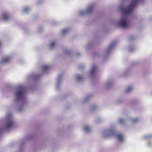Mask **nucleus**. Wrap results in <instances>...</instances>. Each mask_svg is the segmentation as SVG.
Segmentation results:
<instances>
[{"label": "nucleus", "mask_w": 152, "mask_h": 152, "mask_svg": "<svg viewBox=\"0 0 152 152\" xmlns=\"http://www.w3.org/2000/svg\"><path fill=\"white\" fill-rule=\"evenodd\" d=\"M151 135H148L146 136V137L147 138H149L151 137Z\"/></svg>", "instance_id": "26"}, {"label": "nucleus", "mask_w": 152, "mask_h": 152, "mask_svg": "<svg viewBox=\"0 0 152 152\" xmlns=\"http://www.w3.org/2000/svg\"><path fill=\"white\" fill-rule=\"evenodd\" d=\"M134 49V47H132L130 48L129 50L130 51H132Z\"/></svg>", "instance_id": "25"}, {"label": "nucleus", "mask_w": 152, "mask_h": 152, "mask_svg": "<svg viewBox=\"0 0 152 152\" xmlns=\"http://www.w3.org/2000/svg\"><path fill=\"white\" fill-rule=\"evenodd\" d=\"M139 120L138 118H129L127 119H124L122 118H120L118 119L119 123L123 126H125V123L127 120H129L132 123H136L138 122Z\"/></svg>", "instance_id": "5"}, {"label": "nucleus", "mask_w": 152, "mask_h": 152, "mask_svg": "<svg viewBox=\"0 0 152 152\" xmlns=\"http://www.w3.org/2000/svg\"><path fill=\"white\" fill-rule=\"evenodd\" d=\"M69 31V30L68 28H65L63 29L61 31V32L63 34H65L68 33Z\"/></svg>", "instance_id": "20"}, {"label": "nucleus", "mask_w": 152, "mask_h": 152, "mask_svg": "<svg viewBox=\"0 0 152 152\" xmlns=\"http://www.w3.org/2000/svg\"><path fill=\"white\" fill-rule=\"evenodd\" d=\"M43 29V28H42L40 27L39 28L38 30L39 31H42Z\"/></svg>", "instance_id": "27"}, {"label": "nucleus", "mask_w": 152, "mask_h": 152, "mask_svg": "<svg viewBox=\"0 0 152 152\" xmlns=\"http://www.w3.org/2000/svg\"><path fill=\"white\" fill-rule=\"evenodd\" d=\"M64 52L67 55H70L71 53L70 51L68 49L65 50Z\"/></svg>", "instance_id": "23"}, {"label": "nucleus", "mask_w": 152, "mask_h": 152, "mask_svg": "<svg viewBox=\"0 0 152 152\" xmlns=\"http://www.w3.org/2000/svg\"><path fill=\"white\" fill-rule=\"evenodd\" d=\"M133 88L132 86H129L124 90V93L125 94H127L131 92Z\"/></svg>", "instance_id": "12"}, {"label": "nucleus", "mask_w": 152, "mask_h": 152, "mask_svg": "<svg viewBox=\"0 0 152 152\" xmlns=\"http://www.w3.org/2000/svg\"><path fill=\"white\" fill-rule=\"evenodd\" d=\"M50 66L45 65L42 66V69L44 72H45L48 70L50 69Z\"/></svg>", "instance_id": "17"}, {"label": "nucleus", "mask_w": 152, "mask_h": 152, "mask_svg": "<svg viewBox=\"0 0 152 152\" xmlns=\"http://www.w3.org/2000/svg\"><path fill=\"white\" fill-rule=\"evenodd\" d=\"M116 45V43L115 42H113L110 44L106 50V55H109L111 52L112 49L115 47Z\"/></svg>", "instance_id": "7"}, {"label": "nucleus", "mask_w": 152, "mask_h": 152, "mask_svg": "<svg viewBox=\"0 0 152 152\" xmlns=\"http://www.w3.org/2000/svg\"><path fill=\"white\" fill-rule=\"evenodd\" d=\"M61 77H58V78L57 79V81L56 85V88L57 89H58L61 85Z\"/></svg>", "instance_id": "14"}, {"label": "nucleus", "mask_w": 152, "mask_h": 152, "mask_svg": "<svg viewBox=\"0 0 152 152\" xmlns=\"http://www.w3.org/2000/svg\"><path fill=\"white\" fill-rule=\"evenodd\" d=\"M77 56H78L80 55V53L78 52V53H77Z\"/></svg>", "instance_id": "28"}, {"label": "nucleus", "mask_w": 152, "mask_h": 152, "mask_svg": "<svg viewBox=\"0 0 152 152\" xmlns=\"http://www.w3.org/2000/svg\"><path fill=\"white\" fill-rule=\"evenodd\" d=\"M130 73V71L129 69L126 70L123 73L122 75V76L125 77H126Z\"/></svg>", "instance_id": "19"}, {"label": "nucleus", "mask_w": 152, "mask_h": 152, "mask_svg": "<svg viewBox=\"0 0 152 152\" xmlns=\"http://www.w3.org/2000/svg\"><path fill=\"white\" fill-rule=\"evenodd\" d=\"M10 13L7 11H3L1 13V18L4 21H8L10 20Z\"/></svg>", "instance_id": "6"}, {"label": "nucleus", "mask_w": 152, "mask_h": 152, "mask_svg": "<svg viewBox=\"0 0 152 152\" xmlns=\"http://www.w3.org/2000/svg\"><path fill=\"white\" fill-rule=\"evenodd\" d=\"M87 47H88V45H87Z\"/></svg>", "instance_id": "30"}, {"label": "nucleus", "mask_w": 152, "mask_h": 152, "mask_svg": "<svg viewBox=\"0 0 152 152\" xmlns=\"http://www.w3.org/2000/svg\"><path fill=\"white\" fill-rule=\"evenodd\" d=\"M31 10V8L29 7L26 6L23 8L22 11L23 13H26L30 11Z\"/></svg>", "instance_id": "15"}, {"label": "nucleus", "mask_w": 152, "mask_h": 152, "mask_svg": "<svg viewBox=\"0 0 152 152\" xmlns=\"http://www.w3.org/2000/svg\"><path fill=\"white\" fill-rule=\"evenodd\" d=\"M134 39V38H131V37H130L129 38V40H133V39Z\"/></svg>", "instance_id": "29"}, {"label": "nucleus", "mask_w": 152, "mask_h": 152, "mask_svg": "<svg viewBox=\"0 0 152 152\" xmlns=\"http://www.w3.org/2000/svg\"><path fill=\"white\" fill-rule=\"evenodd\" d=\"M148 145L149 147H151L152 146V143L150 142L148 143Z\"/></svg>", "instance_id": "24"}, {"label": "nucleus", "mask_w": 152, "mask_h": 152, "mask_svg": "<svg viewBox=\"0 0 152 152\" xmlns=\"http://www.w3.org/2000/svg\"><path fill=\"white\" fill-rule=\"evenodd\" d=\"M112 81L111 80L107 81L104 84V87L105 88H107L110 86L112 85Z\"/></svg>", "instance_id": "13"}, {"label": "nucleus", "mask_w": 152, "mask_h": 152, "mask_svg": "<svg viewBox=\"0 0 152 152\" xmlns=\"http://www.w3.org/2000/svg\"><path fill=\"white\" fill-rule=\"evenodd\" d=\"M15 94V102L16 103L18 102L21 103V107L18 108V111L20 113L22 112L24 110L23 106L26 103V90L25 87L21 84L18 86Z\"/></svg>", "instance_id": "1"}, {"label": "nucleus", "mask_w": 152, "mask_h": 152, "mask_svg": "<svg viewBox=\"0 0 152 152\" xmlns=\"http://www.w3.org/2000/svg\"><path fill=\"white\" fill-rule=\"evenodd\" d=\"M97 108V107L95 105H93L90 108V110L93 111L95 110Z\"/></svg>", "instance_id": "22"}, {"label": "nucleus", "mask_w": 152, "mask_h": 152, "mask_svg": "<svg viewBox=\"0 0 152 152\" xmlns=\"http://www.w3.org/2000/svg\"><path fill=\"white\" fill-rule=\"evenodd\" d=\"M10 56H5L2 58L0 62L2 64H6L9 62L12 59Z\"/></svg>", "instance_id": "8"}, {"label": "nucleus", "mask_w": 152, "mask_h": 152, "mask_svg": "<svg viewBox=\"0 0 152 152\" xmlns=\"http://www.w3.org/2000/svg\"><path fill=\"white\" fill-rule=\"evenodd\" d=\"M90 97L87 96L85 97L83 99V102H85L88 101Z\"/></svg>", "instance_id": "21"}, {"label": "nucleus", "mask_w": 152, "mask_h": 152, "mask_svg": "<svg viewBox=\"0 0 152 152\" xmlns=\"http://www.w3.org/2000/svg\"><path fill=\"white\" fill-rule=\"evenodd\" d=\"M97 69L96 66H93L91 68L90 70V74L91 76H93L95 73Z\"/></svg>", "instance_id": "11"}, {"label": "nucleus", "mask_w": 152, "mask_h": 152, "mask_svg": "<svg viewBox=\"0 0 152 152\" xmlns=\"http://www.w3.org/2000/svg\"><path fill=\"white\" fill-rule=\"evenodd\" d=\"M83 130L85 132L89 133L91 131V129L89 126H86L84 127Z\"/></svg>", "instance_id": "18"}, {"label": "nucleus", "mask_w": 152, "mask_h": 152, "mask_svg": "<svg viewBox=\"0 0 152 152\" xmlns=\"http://www.w3.org/2000/svg\"><path fill=\"white\" fill-rule=\"evenodd\" d=\"M84 76L83 74H77L75 76V79L77 82H81L83 80Z\"/></svg>", "instance_id": "9"}, {"label": "nucleus", "mask_w": 152, "mask_h": 152, "mask_svg": "<svg viewBox=\"0 0 152 152\" xmlns=\"http://www.w3.org/2000/svg\"><path fill=\"white\" fill-rule=\"evenodd\" d=\"M40 76V75H36L35 74H33L31 76L28 77V79L30 80L32 79L34 80H37V79L39 78Z\"/></svg>", "instance_id": "10"}, {"label": "nucleus", "mask_w": 152, "mask_h": 152, "mask_svg": "<svg viewBox=\"0 0 152 152\" xmlns=\"http://www.w3.org/2000/svg\"><path fill=\"white\" fill-rule=\"evenodd\" d=\"M6 122L3 128H0V135L4 131H9L12 129L14 125V122L12 118V114L8 113L6 115Z\"/></svg>", "instance_id": "2"}, {"label": "nucleus", "mask_w": 152, "mask_h": 152, "mask_svg": "<svg viewBox=\"0 0 152 152\" xmlns=\"http://www.w3.org/2000/svg\"><path fill=\"white\" fill-rule=\"evenodd\" d=\"M102 134L104 137H107L115 134L116 138L119 142H122L124 140V135L120 134H115L114 131L112 129L104 130L102 131Z\"/></svg>", "instance_id": "3"}, {"label": "nucleus", "mask_w": 152, "mask_h": 152, "mask_svg": "<svg viewBox=\"0 0 152 152\" xmlns=\"http://www.w3.org/2000/svg\"><path fill=\"white\" fill-rule=\"evenodd\" d=\"M57 42L55 40H52L51 41L50 45H49V48L52 49L54 48Z\"/></svg>", "instance_id": "16"}, {"label": "nucleus", "mask_w": 152, "mask_h": 152, "mask_svg": "<svg viewBox=\"0 0 152 152\" xmlns=\"http://www.w3.org/2000/svg\"><path fill=\"white\" fill-rule=\"evenodd\" d=\"M95 7V3H92L88 5L85 10H81L79 11V15L81 16H84L92 13L94 11Z\"/></svg>", "instance_id": "4"}]
</instances>
